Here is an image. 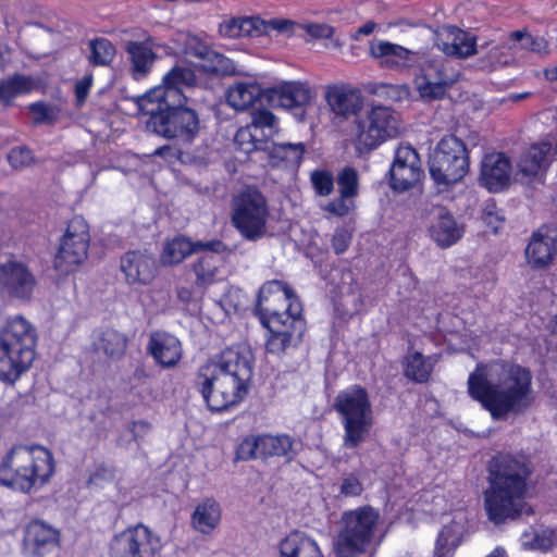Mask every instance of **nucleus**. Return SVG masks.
<instances>
[{"instance_id": "1", "label": "nucleus", "mask_w": 557, "mask_h": 557, "mask_svg": "<svg viewBox=\"0 0 557 557\" xmlns=\"http://www.w3.org/2000/svg\"><path fill=\"white\" fill-rule=\"evenodd\" d=\"M468 393L494 420L525 412L534 401L532 373L518 364L479 363L468 377Z\"/></svg>"}, {"instance_id": "2", "label": "nucleus", "mask_w": 557, "mask_h": 557, "mask_svg": "<svg viewBox=\"0 0 557 557\" xmlns=\"http://www.w3.org/2000/svg\"><path fill=\"white\" fill-rule=\"evenodd\" d=\"M253 374V354L245 345L225 348L197 372L195 384L212 411L239 404L248 394Z\"/></svg>"}, {"instance_id": "3", "label": "nucleus", "mask_w": 557, "mask_h": 557, "mask_svg": "<svg viewBox=\"0 0 557 557\" xmlns=\"http://www.w3.org/2000/svg\"><path fill=\"white\" fill-rule=\"evenodd\" d=\"M534 465L524 454H500L490 463V487L484 493V506L494 524L531 513L524 496Z\"/></svg>"}, {"instance_id": "4", "label": "nucleus", "mask_w": 557, "mask_h": 557, "mask_svg": "<svg viewBox=\"0 0 557 557\" xmlns=\"http://www.w3.org/2000/svg\"><path fill=\"white\" fill-rule=\"evenodd\" d=\"M534 465L524 454H500L490 463V487L484 493V506L494 524L531 513L524 496Z\"/></svg>"}, {"instance_id": "5", "label": "nucleus", "mask_w": 557, "mask_h": 557, "mask_svg": "<svg viewBox=\"0 0 557 557\" xmlns=\"http://www.w3.org/2000/svg\"><path fill=\"white\" fill-rule=\"evenodd\" d=\"M54 473L52 454L42 446H14L0 462V485L29 494Z\"/></svg>"}, {"instance_id": "6", "label": "nucleus", "mask_w": 557, "mask_h": 557, "mask_svg": "<svg viewBox=\"0 0 557 557\" xmlns=\"http://www.w3.org/2000/svg\"><path fill=\"white\" fill-rule=\"evenodd\" d=\"M37 332L22 315L9 318L0 327V381L14 383L35 359Z\"/></svg>"}, {"instance_id": "7", "label": "nucleus", "mask_w": 557, "mask_h": 557, "mask_svg": "<svg viewBox=\"0 0 557 557\" xmlns=\"http://www.w3.org/2000/svg\"><path fill=\"white\" fill-rule=\"evenodd\" d=\"M187 97L176 91L168 94L164 102H154L147 108L145 114L149 115L146 122L147 129L166 139H176L183 145H190L200 133V119L195 109L186 106Z\"/></svg>"}, {"instance_id": "8", "label": "nucleus", "mask_w": 557, "mask_h": 557, "mask_svg": "<svg viewBox=\"0 0 557 557\" xmlns=\"http://www.w3.org/2000/svg\"><path fill=\"white\" fill-rule=\"evenodd\" d=\"M379 523L380 513L370 506L343 512L333 544L335 557H373L380 543L372 547Z\"/></svg>"}, {"instance_id": "9", "label": "nucleus", "mask_w": 557, "mask_h": 557, "mask_svg": "<svg viewBox=\"0 0 557 557\" xmlns=\"http://www.w3.org/2000/svg\"><path fill=\"white\" fill-rule=\"evenodd\" d=\"M333 409L344 428L343 444L346 448L359 447L373 426V410L368 391L361 385H352L341 391L334 398Z\"/></svg>"}, {"instance_id": "10", "label": "nucleus", "mask_w": 557, "mask_h": 557, "mask_svg": "<svg viewBox=\"0 0 557 557\" xmlns=\"http://www.w3.org/2000/svg\"><path fill=\"white\" fill-rule=\"evenodd\" d=\"M469 170V151L454 135L442 138L429 160V172L437 185L449 186L460 182Z\"/></svg>"}, {"instance_id": "11", "label": "nucleus", "mask_w": 557, "mask_h": 557, "mask_svg": "<svg viewBox=\"0 0 557 557\" xmlns=\"http://www.w3.org/2000/svg\"><path fill=\"white\" fill-rule=\"evenodd\" d=\"M269 208L265 197L255 187H248L233 200L232 223L240 235L257 242L267 235Z\"/></svg>"}, {"instance_id": "12", "label": "nucleus", "mask_w": 557, "mask_h": 557, "mask_svg": "<svg viewBox=\"0 0 557 557\" xmlns=\"http://www.w3.org/2000/svg\"><path fill=\"white\" fill-rule=\"evenodd\" d=\"M397 112L388 107H373L364 119L356 121L355 140L360 153L370 152L387 139L399 134Z\"/></svg>"}, {"instance_id": "13", "label": "nucleus", "mask_w": 557, "mask_h": 557, "mask_svg": "<svg viewBox=\"0 0 557 557\" xmlns=\"http://www.w3.org/2000/svg\"><path fill=\"white\" fill-rule=\"evenodd\" d=\"M90 243L89 226L83 216H74L67 224L58 252L54 268L61 274H70L83 264L88 257Z\"/></svg>"}, {"instance_id": "14", "label": "nucleus", "mask_w": 557, "mask_h": 557, "mask_svg": "<svg viewBox=\"0 0 557 557\" xmlns=\"http://www.w3.org/2000/svg\"><path fill=\"white\" fill-rule=\"evenodd\" d=\"M160 537L143 523L129 527L113 536L109 557H160Z\"/></svg>"}, {"instance_id": "15", "label": "nucleus", "mask_w": 557, "mask_h": 557, "mask_svg": "<svg viewBox=\"0 0 557 557\" xmlns=\"http://www.w3.org/2000/svg\"><path fill=\"white\" fill-rule=\"evenodd\" d=\"M459 72L444 57L428 58L421 64L417 88L423 99H442L458 79Z\"/></svg>"}, {"instance_id": "16", "label": "nucleus", "mask_w": 557, "mask_h": 557, "mask_svg": "<svg viewBox=\"0 0 557 557\" xmlns=\"http://www.w3.org/2000/svg\"><path fill=\"white\" fill-rule=\"evenodd\" d=\"M36 281L26 264L10 259L0 264V293L21 300L30 299Z\"/></svg>"}, {"instance_id": "17", "label": "nucleus", "mask_w": 557, "mask_h": 557, "mask_svg": "<svg viewBox=\"0 0 557 557\" xmlns=\"http://www.w3.org/2000/svg\"><path fill=\"white\" fill-rule=\"evenodd\" d=\"M422 175L421 160L411 146L400 145L395 151L394 162L389 169L391 187L405 191L416 185Z\"/></svg>"}, {"instance_id": "18", "label": "nucleus", "mask_w": 557, "mask_h": 557, "mask_svg": "<svg viewBox=\"0 0 557 557\" xmlns=\"http://www.w3.org/2000/svg\"><path fill=\"white\" fill-rule=\"evenodd\" d=\"M120 269L128 285L146 286L154 280L158 263L146 249L128 250L120 259Z\"/></svg>"}, {"instance_id": "19", "label": "nucleus", "mask_w": 557, "mask_h": 557, "mask_svg": "<svg viewBox=\"0 0 557 557\" xmlns=\"http://www.w3.org/2000/svg\"><path fill=\"white\" fill-rule=\"evenodd\" d=\"M313 94L309 86L302 82H283L269 90L272 103L288 110H295V116L302 122L306 116V107L310 104Z\"/></svg>"}, {"instance_id": "20", "label": "nucleus", "mask_w": 557, "mask_h": 557, "mask_svg": "<svg viewBox=\"0 0 557 557\" xmlns=\"http://www.w3.org/2000/svg\"><path fill=\"white\" fill-rule=\"evenodd\" d=\"M210 251L216 255L230 253L231 249L220 239L191 240L190 238L178 236L166 244L163 250L162 260L168 264L182 262L186 257L201 252Z\"/></svg>"}, {"instance_id": "21", "label": "nucleus", "mask_w": 557, "mask_h": 557, "mask_svg": "<svg viewBox=\"0 0 557 557\" xmlns=\"http://www.w3.org/2000/svg\"><path fill=\"white\" fill-rule=\"evenodd\" d=\"M196 83L197 77L191 69L186 66H174L164 75L161 86L151 89L139 99V108L145 109V102H149L150 104H154V102H164L170 90L176 91L182 97H186L183 89L185 87H194Z\"/></svg>"}, {"instance_id": "22", "label": "nucleus", "mask_w": 557, "mask_h": 557, "mask_svg": "<svg viewBox=\"0 0 557 557\" xmlns=\"http://www.w3.org/2000/svg\"><path fill=\"white\" fill-rule=\"evenodd\" d=\"M435 45L448 57L466 59L476 53L475 38L451 25H445L436 32Z\"/></svg>"}, {"instance_id": "23", "label": "nucleus", "mask_w": 557, "mask_h": 557, "mask_svg": "<svg viewBox=\"0 0 557 557\" xmlns=\"http://www.w3.org/2000/svg\"><path fill=\"white\" fill-rule=\"evenodd\" d=\"M325 100L332 112L344 120L357 116L363 107L361 92L349 85L326 87Z\"/></svg>"}, {"instance_id": "24", "label": "nucleus", "mask_w": 557, "mask_h": 557, "mask_svg": "<svg viewBox=\"0 0 557 557\" xmlns=\"http://www.w3.org/2000/svg\"><path fill=\"white\" fill-rule=\"evenodd\" d=\"M510 174V160L503 152H494L483 158L479 181L490 191H499L508 185Z\"/></svg>"}, {"instance_id": "25", "label": "nucleus", "mask_w": 557, "mask_h": 557, "mask_svg": "<svg viewBox=\"0 0 557 557\" xmlns=\"http://www.w3.org/2000/svg\"><path fill=\"white\" fill-rule=\"evenodd\" d=\"M431 239L441 248L455 245L463 235V226L445 208H437L428 227Z\"/></svg>"}, {"instance_id": "26", "label": "nucleus", "mask_w": 557, "mask_h": 557, "mask_svg": "<svg viewBox=\"0 0 557 557\" xmlns=\"http://www.w3.org/2000/svg\"><path fill=\"white\" fill-rule=\"evenodd\" d=\"M24 545L29 554L46 557L58 548L59 532L41 521H33L26 528Z\"/></svg>"}, {"instance_id": "27", "label": "nucleus", "mask_w": 557, "mask_h": 557, "mask_svg": "<svg viewBox=\"0 0 557 557\" xmlns=\"http://www.w3.org/2000/svg\"><path fill=\"white\" fill-rule=\"evenodd\" d=\"M543 230L542 227L532 235L525 248L528 264L536 270L548 268L557 256V239Z\"/></svg>"}, {"instance_id": "28", "label": "nucleus", "mask_w": 557, "mask_h": 557, "mask_svg": "<svg viewBox=\"0 0 557 557\" xmlns=\"http://www.w3.org/2000/svg\"><path fill=\"white\" fill-rule=\"evenodd\" d=\"M147 348L156 362L163 368L175 367L183 354L180 339L166 332L152 333Z\"/></svg>"}, {"instance_id": "29", "label": "nucleus", "mask_w": 557, "mask_h": 557, "mask_svg": "<svg viewBox=\"0 0 557 557\" xmlns=\"http://www.w3.org/2000/svg\"><path fill=\"white\" fill-rule=\"evenodd\" d=\"M370 54L381 60V65L386 67L410 66L417 60V53L389 41H372Z\"/></svg>"}, {"instance_id": "30", "label": "nucleus", "mask_w": 557, "mask_h": 557, "mask_svg": "<svg viewBox=\"0 0 557 557\" xmlns=\"http://www.w3.org/2000/svg\"><path fill=\"white\" fill-rule=\"evenodd\" d=\"M306 151L302 143H274L269 141L264 153L269 164L273 168L298 166Z\"/></svg>"}, {"instance_id": "31", "label": "nucleus", "mask_w": 557, "mask_h": 557, "mask_svg": "<svg viewBox=\"0 0 557 557\" xmlns=\"http://www.w3.org/2000/svg\"><path fill=\"white\" fill-rule=\"evenodd\" d=\"M125 51L129 55L134 77L139 79L146 76L157 58L152 50V39L149 37L145 41H127Z\"/></svg>"}, {"instance_id": "32", "label": "nucleus", "mask_w": 557, "mask_h": 557, "mask_svg": "<svg viewBox=\"0 0 557 557\" xmlns=\"http://www.w3.org/2000/svg\"><path fill=\"white\" fill-rule=\"evenodd\" d=\"M290 296L293 289L286 283L278 280L268 281L259 289L255 311L264 319L265 307L278 308V304H285Z\"/></svg>"}, {"instance_id": "33", "label": "nucleus", "mask_w": 557, "mask_h": 557, "mask_svg": "<svg viewBox=\"0 0 557 557\" xmlns=\"http://www.w3.org/2000/svg\"><path fill=\"white\" fill-rule=\"evenodd\" d=\"M552 144L542 141L527 149L518 161L519 172L528 177L536 176L549 165L548 154Z\"/></svg>"}, {"instance_id": "34", "label": "nucleus", "mask_w": 557, "mask_h": 557, "mask_svg": "<svg viewBox=\"0 0 557 557\" xmlns=\"http://www.w3.org/2000/svg\"><path fill=\"white\" fill-rule=\"evenodd\" d=\"M263 27V20L258 16L231 17L220 23L219 34L225 38L258 37Z\"/></svg>"}, {"instance_id": "35", "label": "nucleus", "mask_w": 557, "mask_h": 557, "mask_svg": "<svg viewBox=\"0 0 557 557\" xmlns=\"http://www.w3.org/2000/svg\"><path fill=\"white\" fill-rule=\"evenodd\" d=\"M281 557H324L317 542L300 532H292L280 543Z\"/></svg>"}, {"instance_id": "36", "label": "nucleus", "mask_w": 557, "mask_h": 557, "mask_svg": "<svg viewBox=\"0 0 557 557\" xmlns=\"http://www.w3.org/2000/svg\"><path fill=\"white\" fill-rule=\"evenodd\" d=\"M221 520L220 505L212 498L198 504L191 515V527L201 534L208 535L219 525Z\"/></svg>"}, {"instance_id": "37", "label": "nucleus", "mask_w": 557, "mask_h": 557, "mask_svg": "<svg viewBox=\"0 0 557 557\" xmlns=\"http://www.w3.org/2000/svg\"><path fill=\"white\" fill-rule=\"evenodd\" d=\"M297 443L288 435H262L261 436V456L285 457L292 460L297 455Z\"/></svg>"}, {"instance_id": "38", "label": "nucleus", "mask_w": 557, "mask_h": 557, "mask_svg": "<svg viewBox=\"0 0 557 557\" xmlns=\"http://www.w3.org/2000/svg\"><path fill=\"white\" fill-rule=\"evenodd\" d=\"M261 95V87L256 83H237L228 88L227 102L237 111L248 109Z\"/></svg>"}, {"instance_id": "39", "label": "nucleus", "mask_w": 557, "mask_h": 557, "mask_svg": "<svg viewBox=\"0 0 557 557\" xmlns=\"http://www.w3.org/2000/svg\"><path fill=\"white\" fill-rule=\"evenodd\" d=\"M281 325L277 322H272V330L267 341V351L272 355L281 356L287 351L290 347H297L301 343V325L294 327V335H286V333L280 332Z\"/></svg>"}, {"instance_id": "40", "label": "nucleus", "mask_w": 557, "mask_h": 557, "mask_svg": "<svg viewBox=\"0 0 557 557\" xmlns=\"http://www.w3.org/2000/svg\"><path fill=\"white\" fill-rule=\"evenodd\" d=\"M221 259L214 255H203L193 264L195 284L197 287L206 288L218 281Z\"/></svg>"}, {"instance_id": "41", "label": "nucleus", "mask_w": 557, "mask_h": 557, "mask_svg": "<svg viewBox=\"0 0 557 557\" xmlns=\"http://www.w3.org/2000/svg\"><path fill=\"white\" fill-rule=\"evenodd\" d=\"M126 347V336L113 329L102 331L96 343V349L112 359L121 358L125 354Z\"/></svg>"}, {"instance_id": "42", "label": "nucleus", "mask_w": 557, "mask_h": 557, "mask_svg": "<svg viewBox=\"0 0 557 557\" xmlns=\"http://www.w3.org/2000/svg\"><path fill=\"white\" fill-rule=\"evenodd\" d=\"M404 367L405 376L417 383L426 382L433 370L430 359L419 351L409 352L405 357Z\"/></svg>"}, {"instance_id": "43", "label": "nucleus", "mask_w": 557, "mask_h": 557, "mask_svg": "<svg viewBox=\"0 0 557 557\" xmlns=\"http://www.w3.org/2000/svg\"><path fill=\"white\" fill-rule=\"evenodd\" d=\"M264 310H265V317H264V319L260 318V320H261V323L268 330H272V322L275 321L281 325V329L278 330L280 332L286 333V335H288V334L294 335L295 334L294 327H296V325L298 326L300 324L301 325V337L304 336L305 331H306V321L304 318H290V315H288V314H286V317H284V314H281V311L278 308L265 307Z\"/></svg>"}, {"instance_id": "44", "label": "nucleus", "mask_w": 557, "mask_h": 557, "mask_svg": "<svg viewBox=\"0 0 557 557\" xmlns=\"http://www.w3.org/2000/svg\"><path fill=\"white\" fill-rule=\"evenodd\" d=\"M89 62L95 66L109 65L116 53L115 47L107 38H95L89 41Z\"/></svg>"}, {"instance_id": "45", "label": "nucleus", "mask_w": 557, "mask_h": 557, "mask_svg": "<svg viewBox=\"0 0 557 557\" xmlns=\"http://www.w3.org/2000/svg\"><path fill=\"white\" fill-rule=\"evenodd\" d=\"M268 140L257 139L251 133L249 125L240 127L234 136L235 149L249 154L253 151L264 152L267 149Z\"/></svg>"}, {"instance_id": "46", "label": "nucleus", "mask_w": 557, "mask_h": 557, "mask_svg": "<svg viewBox=\"0 0 557 557\" xmlns=\"http://www.w3.org/2000/svg\"><path fill=\"white\" fill-rule=\"evenodd\" d=\"M33 81L25 76H14L0 84V101L9 103L14 97L30 91Z\"/></svg>"}, {"instance_id": "47", "label": "nucleus", "mask_w": 557, "mask_h": 557, "mask_svg": "<svg viewBox=\"0 0 557 557\" xmlns=\"http://www.w3.org/2000/svg\"><path fill=\"white\" fill-rule=\"evenodd\" d=\"M200 65L205 72L222 76L233 75L236 71L235 64L231 59L213 49Z\"/></svg>"}, {"instance_id": "48", "label": "nucleus", "mask_w": 557, "mask_h": 557, "mask_svg": "<svg viewBox=\"0 0 557 557\" xmlns=\"http://www.w3.org/2000/svg\"><path fill=\"white\" fill-rule=\"evenodd\" d=\"M339 195L355 198L358 195L359 181L358 173L354 168H344L336 177Z\"/></svg>"}, {"instance_id": "49", "label": "nucleus", "mask_w": 557, "mask_h": 557, "mask_svg": "<svg viewBox=\"0 0 557 557\" xmlns=\"http://www.w3.org/2000/svg\"><path fill=\"white\" fill-rule=\"evenodd\" d=\"M510 39L518 42L520 48L542 53L547 51V41L543 37H533L528 33L517 30L511 33Z\"/></svg>"}, {"instance_id": "50", "label": "nucleus", "mask_w": 557, "mask_h": 557, "mask_svg": "<svg viewBox=\"0 0 557 557\" xmlns=\"http://www.w3.org/2000/svg\"><path fill=\"white\" fill-rule=\"evenodd\" d=\"M263 458L261 456V436H249L242 441L236 449L237 460Z\"/></svg>"}, {"instance_id": "51", "label": "nucleus", "mask_w": 557, "mask_h": 557, "mask_svg": "<svg viewBox=\"0 0 557 557\" xmlns=\"http://www.w3.org/2000/svg\"><path fill=\"white\" fill-rule=\"evenodd\" d=\"M249 126L255 128H268L269 135H273L278 131L275 115L267 109L252 111Z\"/></svg>"}, {"instance_id": "52", "label": "nucleus", "mask_w": 557, "mask_h": 557, "mask_svg": "<svg viewBox=\"0 0 557 557\" xmlns=\"http://www.w3.org/2000/svg\"><path fill=\"white\" fill-rule=\"evenodd\" d=\"M8 161L13 169L22 170L34 162V154L26 146H18L10 150Z\"/></svg>"}, {"instance_id": "53", "label": "nucleus", "mask_w": 557, "mask_h": 557, "mask_svg": "<svg viewBox=\"0 0 557 557\" xmlns=\"http://www.w3.org/2000/svg\"><path fill=\"white\" fill-rule=\"evenodd\" d=\"M311 183L315 193L320 196H329L334 189L333 175L324 170L312 172Z\"/></svg>"}, {"instance_id": "54", "label": "nucleus", "mask_w": 557, "mask_h": 557, "mask_svg": "<svg viewBox=\"0 0 557 557\" xmlns=\"http://www.w3.org/2000/svg\"><path fill=\"white\" fill-rule=\"evenodd\" d=\"M355 208V201L351 197H343L339 195L338 198L327 202L323 210L335 215V216H345Z\"/></svg>"}, {"instance_id": "55", "label": "nucleus", "mask_w": 557, "mask_h": 557, "mask_svg": "<svg viewBox=\"0 0 557 557\" xmlns=\"http://www.w3.org/2000/svg\"><path fill=\"white\" fill-rule=\"evenodd\" d=\"M153 156L160 157L168 162H174L177 160L182 163H186L190 161V156L187 152H184L182 149L172 145H164L157 148Z\"/></svg>"}, {"instance_id": "56", "label": "nucleus", "mask_w": 557, "mask_h": 557, "mask_svg": "<svg viewBox=\"0 0 557 557\" xmlns=\"http://www.w3.org/2000/svg\"><path fill=\"white\" fill-rule=\"evenodd\" d=\"M115 478V470L112 466L101 463L90 473L87 483L89 485H101L111 482Z\"/></svg>"}, {"instance_id": "57", "label": "nucleus", "mask_w": 557, "mask_h": 557, "mask_svg": "<svg viewBox=\"0 0 557 557\" xmlns=\"http://www.w3.org/2000/svg\"><path fill=\"white\" fill-rule=\"evenodd\" d=\"M299 27L315 39L331 38L334 34V28L325 23H304Z\"/></svg>"}, {"instance_id": "58", "label": "nucleus", "mask_w": 557, "mask_h": 557, "mask_svg": "<svg viewBox=\"0 0 557 557\" xmlns=\"http://www.w3.org/2000/svg\"><path fill=\"white\" fill-rule=\"evenodd\" d=\"M451 536V529L446 527L442 529L435 543L433 557H445L446 554L456 546L453 541L450 542Z\"/></svg>"}, {"instance_id": "59", "label": "nucleus", "mask_w": 557, "mask_h": 557, "mask_svg": "<svg viewBox=\"0 0 557 557\" xmlns=\"http://www.w3.org/2000/svg\"><path fill=\"white\" fill-rule=\"evenodd\" d=\"M363 491L362 483L355 474H347L342 480L341 494L344 496H359Z\"/></svg>"}, {"instance_id": "60", "label": "nucleus", "mask_w": 557, "mask_h": 557, "mask_svg": "<svg viewBox=\"0 0 557 557\" xmlns=\"http://www.w3.org/2000/svg\"><path fill=\"white\" fill-rule=\"evenodd\" d=\"M555 541L556 533L553 530H541L534 534L533 547L546 552L555 545Z\"/></svg>"}, {"instance_id": "61", "label": "nucleus", "mask_w": 557, "mask_h": 557, "mask_svg": "<svg viewBox=\"0 0 557 557\" xmlns=\"http://www.w3.org/2000/svg\"><path fill=\"white\" fill-rule=\"evenodd\" d=\"M211 50L212 49L207 44L197 38L189 39L186 45V53L199 59L201 62L208 58Z\"/></svg>"}, {"instance_id": "62", "label": "nucleus", "mask_w": 557, "mask_h": 557, "mask_svg": "<svg viewBox=\"0 0 557 557\" xmlns=\"http://www.w3.org/2000/svg\"><path fill=\"white\" fill-rule=\"evenodd\" d=\"M264 29H260V36L268 34L270 30H277L280 33H289L293 30L295 22L286 18H272L269 21L263 20Z\"/></svg>"}, {"instance_id": "63", "label": "nucleus", "mask_w": 557, "mask_h": 557, "mask_svg": "<svg viewBox=\"0 0 557 557\" xmlns=\"http://www.w3.org/2000/svg\"><path fill=\"white\" fill-rule=\"evenodd\" d=\"M351 234L345 228H337L332 237V248L336 255L345 252L350 245Z\"/></svg>"}, {"instance_id": "64", "label": "nucleus", "mask_w": 557, "mask_h": 557, "mask_svg": "<svg viewBox=\"0 0 557 557\" xmlns=\"http://www.w3.org/2000/svg\"><path fill=\"white\" fill-rule=\"evenodd\" d=\"M92 84L91 75L86 76L75 84V97L77 107H82L86 101Z\"/></svg>"}]
</instances>
